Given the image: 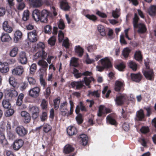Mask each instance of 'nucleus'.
<instances>
[{
  "instance_id": "39",
  "label": "nucleus",
  "mask_w": 156,
  "mask_h": 156,
  "mask_svg": "<svg viewBox=\"0 0 156 156\" xmlns=\"http://www.w3.org/2000/svg\"><path fill=\"white\" fill-rule=\"evenodd\" d=\"M18 51V49L17 47H13L9 52V55L12 57H15Z\"/></svg>"
},
{
  "instance_id": "15",
  "label": "nucleus",
  "mask_w": 156,
  "mask_h": 156,
  "mask_svg": "<svg viewBox=\"0 0 156 156\" xmlns=\"http://www.w3.org/2000/svg\"><path fill=\"white\" fill-rule=\"evenodd\" d=\"M70 85L72 88L76 90H80L84 86L83 82L82 80L72 82Z\"/></svg>"
},
{
  "instance_id": "20",
  "label": "nucleus",
  "mask_w": 156,
  "mask_h": 156,
  "mask_svg": "<svg viewBox=\"0 0 156 156\" xmlns=\"http://www.w3.org/2000/svg\"><path fill=\"white\" fill-rule=\"evenodd\" d=\"M3 30L8 33H11L13 30L12 28L9 25L7 21H5L2 24Z\"/></svg>"
},
{
  "instance_id": "2",
  "label": "nucleus",
  "mask_w": 156,
  "mask_h": 156,
  "mask_svg": "<svg viewBox=\"0 0 156 156\" xmlns=\"http://www.w3.org/2000/svg\"><path fill=\"white\" fill-rule=\"evenodd\" d=\"M27 37L29 41L31 42H35L38 39L36 31L33 30L32 31L27 33Z\"/></svg>"
},
{
  "instance_id": "32",
  "label": "nucleus",
  "mask_w": 156,
  "mask_h": 156,
  "mask_svg": "<svg viewBox=\"0 0 156 156\" xmlns=\"http://www.w3.org/2000/svg\"><path fill=\"white\" fill-rule=\"evenodd\" d=\"M74 150V148L72 146L69 144H67L64 147L63 152L66 154H68L73 152Z\"/></svg>"
},
{
  "instance_id": "57",
  "label": "nucleus",
  "mask_w": 156,
  "mask_h": 156,
  "mask_svg": "<svg viewBox=\"0 0 156 156\" xmlns=\"http://www.w3.org/2000/svg\"><path fill=\"white\" fill-rule=\"evenodd\" d=\"M126 66L123 62L117 64L116 66V68L119 70L122 71L125 68Z\"/></svg>"
},
{
  "instance_id": "55",
  "label": "nucleus",
  "mask_w": 156,
  "mask_h": 156,
  "mask_svg": "<svg viewBox=\"0 0 156 156\" xmlns=\"http://www.w3.org/2000/svg\"><path fill=\"white\" fill-rule=\"evenodd\" d=\"M97 48L95 44L89 45L87 48V49L89 52H91L94 51Z\"/></svg>"
},
{
  "instance_id": "51",
  "label": "nucleus",
  "mask_w": 156,
  "mask_h": 156,
  "mask_svg": "<svg viewBox=\"0 0 156 156\" xmlns=\"http://www.w3.org/2000/svg\"><path fill=\"white\" fill-rule=\"evenodd\" d=\"M29 18V12L28 10H25L23 14L22 19L23 20L26 21L28 20Z\"/></svg>"
},
{
  "instance_id": "53",
  "label": "nucleus",
  "mask_w": 156,
  "mask_h": 156,
  "mask_svg": "<svg viewBox=\"0 0 156 156\" xmlns=\"http://www.w3.org/2000/svg\"><path fill=\"white\" fill-rule=\"evenodd\" d=\"M56 38L55 37L53 36L51 37L48 41V44L51 46L54 45L56 42Z\"/></svg>"
},
{
  "instance_id": "17",
  "label": "nucleus",
  "mask_w": 156,
  "mask_h": 156,
  "mask_svg": "<svg viewBox=\"0 0 156 156\" xmlns=\"http://www.w3.org/2000/svg\"><path fill=\"white\" fill-rule=\"evenodd\" d=\"M5 94L11 98L16 97L18 94L17 92L14 88H11L6 90Z\"/></svg>"
},
{
  "instance_id": "44",
  "label": "nucleus",
  "mask_w": 156,
  "mask_h": 156,
  "mask_svg": "<svg viewBox=\"0 0 156 156\" xmlns=\"http://www.w3.org/2000/svg\"><path fill=\"white\" fill-rule=\"evenodd\" d=\"M84 16L90 20L94 22H96L98 20L97 17L94 14L90 15L89 14L84 15Z\"/></svg>"
},
{
  "instance_id": "42",
  "label": "nucleus",
  "mask_w": 156,
  "mask_h": 156,
  "mask_svg": "<svg viewBox=\"0 0 156 156\" xmlns=\"http://www.w3.org/2000/svg\"><path fill=\"white\" fill-rule=\"evenodd\" d=\"M38 65L41 66L43 68L47 69L48 65L47 62L43 60H40L37 63Z\"/></svg>"
},
{
  "instance_id": "30",
  "label": "nucleus",
  "mask_w": 156,
  "mask_h": 156,
  "mask_svg": "<svg viewBox=\"0 0 156 156\" xmlns=\"http://www.w3.org/2000/svg\"><path fill=\"white\" fill-rule=\"evenodd\" d=\"M60 3V7L62 9L66 11L69 10L70 7L66 1H61Z\"/></svg>"
},
{
  "instance_id": "4",
  "label": "nucleus",
  "mask_w": 156,
  "mask_h": 156,
  "mask_svg": "<svg viewBox=\"0 0 156 156\" xmlns=\"http://www.w3.org/2000/svg\"><path fill=\"white\" fill-rule=\"evenodd\" d=\"M23 140L21 139L15 140L12 144L13 149L15 151L19 150L23 145Z\"/></svg>"
},
{
  "instance_id": "47",
  "label": "nucleus",
  "mask_w": 156,
  "mask_h": 156,
  "mask_svg": "<svg viewBox=\"0 0 156 156\" xmlns=\"http://www.w3.org/2000/svg\"><path fill=\"white\" fill-rule=\"evenodd\" d=\"M131 51V50L128 48H124L123 50L122 54L123 56L125 58H127L129 55Z\"/></svg>"
},
{
  "instance_id": "26",
  "label": "nucleus",
  "mask_w": 156,
  "mask_h": 156,
  "mask_svg": "<svg viewBox=\"0 0 156 156\" xmlns=\"http://www.w3.org/2000/svg\"><path fill=\"white\" fill-rule=\"evenodd\" d=\"M75 53L78 56L81 57L83 55L84 53V49L80 46H76L75 47Z\"/></svg>"
},
{
  "instance_id": "56",
  "label": "nucleus",
  "mask_w": 156,
  "mask_h": 156,
  "mask_svg": "<svg viewBox=\"0 0 156 156\" xmlns=\"http://www.w3.org/2000/svg\"><path fill=\"white\" fill-rule=\"evenodd\" d=\"M27 80L30 85L33 86L37 85V83L34 78L31 77H28Z\"/></svg>"
},
{
  "instance_id": "3",
  "label": "nucleus",
  "mask_w": 156,
  "mask_h": 156,
  "mask_svg": "<svg viewBox=\"0 0 156 156\" xmlns=\"http://www.w3.org/2000/svg\"><path fill=\"white\" fill-rule=\"evenodd\" d=\"M125 84L122 80L116 81L115 84V90L117 92L122 91L124 90Z\"/></svg>"
},
{
  "instance_id": "14",
  "label": "nucleus",
  "mask_w": 156,
  "mask_h": 156,
  "mask_svg": "<svg viewBox=\"0 0 156 156\" xmlns=\"http://www.w3.org/2000/svg\"><path fill=\"white\" fill-rule=\"evenodd\" d=\"M126 99V97L125 95L122 94L116 96L115 100L117 105L121 106L124 104Z\"/></svg>"
},
{
  "instance_id": "1",
  "label": "nucleus",
  "mask_w": 156,
  "mask_h": 156,
  "mask_svg": "<svg viewBox=\"0 0 156 156\" xmlns=\"http://www.w3.org/2000/svg\"><path fill=\"white\" fill-rule=\"evenodd\" d=\"M102 66H97L96 67L99 71H103L105 69H108L112 67V65L110 60L108 57H105L104 58L100 60Z\"/></svg>"
},
{
  "instance_id": "21",
  "label": "nucleus",
  "mask_w": 156,
  "mask_h": 156,
  "mask_svg": "<svg viewBox=\"0 0 156 156\" xmlns=\"http://www.w3.org/2000/svg\"><path fill=\"white\" fill-rule=\"evenodd\" d=\"M135 28H138V32L139 33L143 34L147 31V28L145 25L143 23H139L136 27H134Z\"/></svg>"
},
{
  "instance_id": "6",
  "label": "nucleus",
  "mask_w": 156,
  "mask_h": 156,
  "mask_svg": "<svg viewBox=\"0 0 156 156\" xmlns=\"http://www.w3.org/2000/svg\"><path fill=\"white\" fill-rule=\"evenodd\" d=\"M16 131L19 136L23 137L27 134L28 131L23 126H18L16 129Z\"/></svg>"
},
{
  "instance_id": "61",
  "label": "nucleus",
  "mask_w": 156,
  "mask_h": 156,
  "mask_svg": "<svg viewBox=\"0 0 156 156\" xmlns=\"http://www.w3.org/2000/svg\"><path fill=\"white\" fill-rule=\"evenodd\" d=\"M140 132L143 134H146L149 131V129L147 126H143L140 129Z\"/></svg>"
},
{
  "instance_id": "59",
  "label": "nucleus",
  "mask_w": 156,
  "mask_h": 156,
  "mask_svg": "<svg viewBox=\"0 0 156 156\" xmlns=\"http://www.w3.org/2000/svg\"><path fill=\"white\" fill-rule=\"evenodd\" d=\"M43 129L44 132L47 133L51 131L52 127L49 125H45L44 126Z\"/></svg>"
},
{
  "instance_id": "16",
  "label": "nucleus",
  "mask_w": 156,
  "mask_h": 156,
  "mask_svg": "<svg viewBox=\"0 0 156 156\" xmlns=\"http://www.w3.org/2000/svg\"><path fill=\"white\" fill-rule=\"evenodd\" d=\"M21 115L23 117V119L25 123H29L31 120L30 114L26 111H23L21 112Z\"/></svg>"
},
{
  "instance_id": "22",
  "label": "nucleus",
  "mask_w": 156,
  "mask_h": 156,
  "mask_svg": "<svg viewBox=\"0 0 156 156\" xmlns=\"http://www.w3.org/2000/svg\"><path fill=\"white\" fill-rule=\"evenodd\" d=\"M14 41L15 43H17L18 41L21 39L22 37L23 34L20 30H16L14 33Z\"/></svg>"
},
{
  "instance_id": "29",
  "label": "nucleus",
  "mask_w": 156,
  "mask_h": 156,
  "mask_svg": "<svg viewBox=\"0 0 156 156\" xmlns=\"http://www.w3.org/2000/svg\"><path fill=\"white\" fill-rule=\"evenodd\" d=\"M149 14L151 16H154L156 15V5H151L147 10Z\"/></svg>"
},
{
  "instance_id": "37",
  "label": "nucleus",
  "mask_w": 156,
  "mask_h": 156,
  "mask_svg": "<svg viewBox=\"0 0 156 156\" xmlns=\"http://www.w3.org/2000/svg\"><path fill=\"white\" fill-rule=\"evenodd\" d=\"M140 20V18L137 13H135L134 17L133 19V27H136L138 25V22Z\"/></svg>"
},
{
  "instance_id": "8",
  "label": "nucleus",
  "mask_w": 156,
  "mask_h": 156,
  "mask_svg": "<svg viewBox=\"0 0 156 156\" xmlns=\"http://www.w3.org/2000/svg\"><path fill=\"white\" fill-rule=\"evenodd\" d=\"M40 88L38 87H36L31 88L28 91L29 95L31 97L36 98L39 95Z\"/></svg>"
},
{
  "instance_id": "31",
  "label": "nucleus",
  "mask_w": 156,
  "mask_h": 156,
  "mask_svg": "<svg viewBox=\"0 0 156 156\" xmlns=\"http://www.w3.org/2000/svg\"><path fill=\"white\" fill-rule=\"evenodd\" d=\"M80 138L81 139L80 142L83 145H86L88 143V138L87 135L85 134H81L80 136Z\"/></svg>"
},
{
  "instance_id": "18",
  "label": "nucleus",
  "mask_w": 156,
  "mask_h": 156,
  "mask_svg": "<svg viewBox=\"0 0 156 156\" xmlns=\"http://www.w3.org/2000/svg\"><path fill=\"white\" fill-rule=\"evenodd\" d=\"M132 80L136 82H139L142 79V76L140 73H132L131 74Z\"/></svg>"
},
{
  "instance_id": "7",
  "label": "nucleus",
  "mask_w": 156,
  "mask_h": 156,
  "mask_svg": "<svg viewBox=\"0 0 156 156\" xmlns=\"http://www.w3.org/2000/svg\"><path fill=\"white\" fill-rule=\"evenodd\" d=\"M29 111L31 112L32 118L34 119H36L39 115V109L38 107L34 106L29 108Z\"/></svg>"
},
{
  "instance_id": "36",
  "label": "nucleus",
  "mask_w": 156,
  "mask_h": 156,
  "mask_svg": "<svg viewBox=\"0 0 156 156\" xmlns=\"http://www.w3.org/2000/svg\"><path fill=\"white\" fill-rule=\"evenodd\" d=\"M135 59L138 61H142L143 59L142 55L140 51H139L135 52L134 54Z\"/></svg>"
},
{
  "instance_id": "50",
  "label": "nucleus",
  "mask_w": 156,
  "mask_h": 156,
  "mask_svg": "<svg viewBox=\"0 0 156 156\" xmlns=\"http://www.w3.org/2000/svg\"><path fill=\"white\" fill-rule=\"evenodd\" d=\"M62 46L66 48V49H68L69 48L70 44L69 39L66 38L62 42Z\"/></svg>"
},
{
  "instance_id": "48",
  "label": "nucleus",
  "mask_w": 156,
  "mask_h": 156,
  "mask_svg": "<svg viewBox=\"0 0 156 156\" xmlns=\"http://www.w3.org/2000/svg\"><path fill=\"white\" fill-rule=\"evenodd\" d=\"M48 102L45 99H43L41 104V106L43 110H46L48 108Z\"/></svg>"
},
{
  "instance_id": "25",
  "label": "nucleus",
  "mask_w": 156,
  "mask_h": 156,
  "mask_svg": "<svg viewBox=\"0 0 156 156\" xmlns=\"http://www.w3.org/2000/svg\"><path fill=\"white\" fill-rule=\"evenodd\" d=\"M68 134L70 136L76 134L77 132V129L73 126H69L67 129Z\"/></svg>"
},
{
  "instance_id": "27",
  "label": "nucleus",
  "mask_w": 156,
  "mask_h": 156,
  "mask_svg": "<svg viewBox=\"0 0 156 156\" xmlns=\"http://www.w3.org/2000/svg\"><path fill=\"white\" fill-rule=\"evenodd\" d=\"M9 70V66L3 63L0 62V72L2 73H6Z\"/></svg>"
},
{
  "instance_id": "54",
  "label": "nucleus",
  "mask_w": 156,
  "mask_h": 156,
  "mask_svg": "<svg viewBox=\"0 0 156 156\" xmlns=\"http://www.w3.org/2000/svg\"><path fill=\"white\" fill-rule=\"evenodd\" d=\"M41 120L42 122H44L48 118V114L46 112H43L41 115H40Z\"/></svg>"
},
{
  "instance_id": "28",
  "label": "nucleus",
  "mask_w": 156,
  "mask_h": 156,
  "mask_svg": "<svg viewBox=\"0 0 156 156\" xmlns=\"http://www.w3.org/2000/svg\"><path fill=\"white\" fill-rule=\"evenodd\" d=\"M1 38L3 42H8L12 40V38L7 33H2Z\"/></svg>"
},
{
  "instance_id": "58",
  "label": "nucleus",
  "mask_w": 156,
  "mask_h": 156,
  "mask_svg": "<svg viewBox=\"0 0 156 156\" xmlns=\"http://www.w3.org/2000/svg\"><path fill=\"white\" fill-rule=\"evenodd\" d=\"M44 32L46 34H51L52 32V27L49 25L45 26L44 28Z\"/></svg>"
},
{
  "instance_id": "23",
  "label": "nucleus",
  "mask_w": 156,
  "mask_h": 156,
  "mask_svg": "<svg viewBox=\"0 0 156 156\" xmlns=\"http://www.w3.org/2000/svg\"><path fill=\"white\" fill-rule=\"evenodd\" d=\"M136 119L139 121H142L145 118V115L144 111L142 109H140L136 112Z\"/></svg>"
},
{
  "instance_id": "60",
  "label": "nucleus",
  "mask_w": 156,
  "mask_h": 156,
  "mask_svg": "<svg viewBox=\"0 0 156 156\" xmlns=\"http://www.w3.org/2000/svg\"><path fill=\"white\" fill-rule=\"evenodd\" d=\"M9 83L13 87L15 88L16 87L17 83L15 81V79L12 77H11L9 78Z\"/></svg>"
},
{
  "instance_id": "24",
  "label": "nucleus",
  "mask_w": 156,
  "mask_h": 156,
  "mask_svg": "<svg viewBox=\"0 0 156 156\" xmlns=\"http://www.w3.org/2000/svg\"><path fill=\"white\" fill-rule=\"evenodd\" d=\"M41 12L38 9H35L33 12L32 17L35 21H39Z\"/></svg>"
},
{
  "instance_id": "63",
  "label": "nucleus",
  "mask_w": 156,
  "mask_h": 156,
  "mask_svg": "<svg viewBox=\"0 0 156 156\" xmlns=\"http://www.w3.org/2000/svg\"><path fill=\"white\" fill-rule=\"evenodd\" d=\"M14 113V111L13 109L9 108L6 111L5 115L6 116H10L12 115Z\"/></svg>"
},
{
  "instance_id": "52",
  "label": "nucleus",
  "mask_w": 156,
  "mask_h": 156,
  "mask_svg": "<svg viewBox=\"0 0 156 156\" xmlns=\"http://www.w3.org/2000/svg\"><path fill=\"white\" fill-rule=\"evenodd\" d=\"M98 30L102 36H104L105 34V29L103 26L101 25H99L98 26Z\"/></svg>"
},
{
  "instance_id": "33",
  "label": "nucleus",
  "mask_w": 156,
  "mask_h": 156,
  "mask_svg": "<svg viewBox=\"0 0 156 156\" xmlns=\"http://www.w3.org/2000/svg\"><path fill=\"white\" fill-rule=\"evenodd\" d=\"M47 55V53L43 50L38 51L35 55L38 58L41 57L44 59H46Z\"/></svg>"
},
{
  "instance_id": "41",
  "label": "nucleus",
  "mask_w": 156,
  "mask_h": 156,
  "mask_svg": "<svg viewBox=\"0 0 156 156\" xmlns=\"http://www.w3.org/2000/svg\"><path fill=\"white\" fill-rule=\"evenodd\" d=\"M72 73L73 74L74 76L76 78H79L81 77L82 76V73L79 72V70L75 68L73 69Z\"/></svg>"
},
{
  "instance_id": "46",
  "label": "nucleus",
  "mask_w": 156,
  "mask_h": 156,
  "mask_svg": "<svg viewBox=\"0 0 156 156\" xmlns=\"http://www.w3.org/2000/svg\"><path fill=\"white\" fill-rule=\"evenodd\" d=\"M78 115L76 117V120L78 125L81 124L83 122V119L82 115L80 113L77 114Z\"/></svg>"
},
{
  "instance_id": "19",
  "label": "nucleus",
  "mask_w": 156,
  "mask_h": 156,
  "mask_svg": "<svg viewBox=\"0 0 156 156\" xmlns=\"http://www.w3.org/2000/svg\"><path fill=\"white\" fill-rule=\"evenodd\" d=\"M80 110L82 111H87V109L85 105H84L82 101H80L78 105L76 106L75 112L76 114H78Z\"/></svg>"
},
{
  "instance_id": "64",
  "label": "nucleus",
  "mask_w": 156,
  "mask_h": 156,
  "mask_svg": "<svg viewBox=\"0 0 156 156\" xmlns=\"http://www.w3.org/2000/svg\"><path fill=\"white\" fill-rule=\"evenodd\" d=\"M28 83L26 81L22 82L21 84L20 90H23L28 87Z\"/></svg>"
},
{
  "instance_id": "11",
  "label": "nucleus",
  "mask_w": 156,
  "mask_h": 156,
  "mask_svg": "<svg viewBox=\"0 0 156 156\" xmlns=\"http://www.w3.org/2000/svg\"><path fill=\"white\" fill-rule=\"evenodd\" d=\"M107 123L114 125L116 126L118 125V123L115 119V117L114 114H111L108 115L106 118Z\"/></svg>"
},
{
  "instance_id": "40",
  "label": "nucleus",
  "mask_w": 156,
  "mask_h": 156,
  "mask_svg": "<svg viewBox=\"0 0 156 156\" xmlns=\"http://www.w3.org/2000/svg\"><path fill=\"white\" fill-rule=\"evenodd\" d=\"M54 103L53 106L54 109L56 110L59 108L60 102V98L58 97L53 101Z\"/></svg>"
},
{
  "instance_id": "10",
  "label": "nucleus",
  "mask_w": 156,
  "mask_h": 156,
  "mask_svg": "<svg viewBox=\"0 0 156 156\" xmlns=\"http://www.w3.org/2000/svg\"><path fill=\"white\" fill-rule=\"evenodd\" d=\"M50 13L48 10L43 9L40 14L39 20L41 22L46 23L48 22L47 17L49 16Z\"/></svg>"
},
{
  "instance_id": "49",
  "label": "nucleus",
  "mask_w": 156,
  "mask_h": 156,
  "mask_svg": "<svg viewBox=\"0 0 156 156\" xmlns=\"http://www.w3.org/2000/svg\"><path fill=\"white\" fill-rule=\"evenodd\" d=\"M129 66L133 71H136L137 69V65L133 61L129 63Z\"/></svg>"
},
{
  "instance_id": "9",
  "label": "nucleus",
  "mask_w": 156,
  "mask_h": 156,
  "mask_svg": "<svg viewBox=\"0 0 156 156\" xmlns=\"http://www.w3.org/2000/svg\"><path fill=\"white\" fill-rule=\"evenodd\" d=\"M24 71V69L21 66H18L12 70V73L14 76H21Z\"/></svg>"
},
{
  "instance_id": "5",
  "label": "nucleus",
  "mask_w": 156,
  "mask_h": 156,
  "mask_svg": "<svg viewBox=\"0 0 156 156\" xmlns=\"http://www.w3.org/2000/svg\"><path fill=\"white\" fill-rule=\"evenodd\" d=\"M5 129L2 127H0V142L3 146H7L8 143L5 138Z\"/></svg>"
},
{
  "instance_id": "62",
  "label": "nucleus",
  "mask_w": 156,
  "mask_h": 156,
  "mask_svg": "<svg viewBox=\"0 0 156 156\" xmlns=\"http://www.w3.org/2000/svg\"><path fill=\"white\" fill-rule=\"evenodd\" d=\"M37 69V65L35 64H32L30 67V72L31 74H34Z\"/></svg>"
},
{
  "instance_id": "43",
  "label": "nucleus",
  "mask_w": 156,
  "mask_h": 156,
  "mask_svg": "<svg viewBox=\"0 0 156 156\" xmlns=\"http://www.w3.org/2000/svg\"><path fill=\"white\" fill-rule=\"evenodd\" d=\"M120 9L116 8L114 10H113L112 12V16L115 18H118L120 16L119 12Z\"/></svg>"
},
{
  "instance_id": "13",
  "label": "nucleus",
  "mask_w": 156,
  "mask_h": 156,
  "mask_svg": "<svg viewBox=\"0 0 156 156\" xmlns=\"http://www.w3.org/2000/svg\"><path fill=\"white\" fill-rule=\"evenodd\" d=\"M145 78L148 80H153L154 79V74L153 69H149L143 71Z\"/></svg>"
},
{
  "instance_id": "35",
  "label": "nucleus",
  "mask_w": 156,
  "mask_h": 156,
  "mask_svg": "<svg viewBox=\"0 0 156 156\" xmlns=\"http://www.w3.org/2000/svg\"><path fill=\"white\" fill-rule=\"evenodd\" d=\"M2 103L3 106L5 109H9L11 106L9 99H4L3 100Z\"/></svg>"
},
{
  "instance_id": "45",
  "label": "nucleus",
  "mask_w": 156,
  "mask_h": 156,
  "mask_svg": "<svg viewBox=\"0 0 156 156\" xmlns=\"http://www.w3.org/2000/svg\"><path fill=\"white\" fill-rule=\"evenodd\" d=\"M45 45L43 43L40 42L38 43L35 47V49L36 51L43 50L44 49Z\"/></svg>"
},
{
  "instance_id": "12",
  "label": "nucleus",
  "mask_w": 156,
  "mask_h": 156,
  "mask_svg": "<svg viewBox=\"0 0 156 156\" xmlns=\"http://www.w3.org/2000/svg\"><path fill=\"white\" fill-rule=\"evenodd\" d=\"M19 62L22 65H25L27 62V58L26 53L24 51H21L19 55L18 58Z\"/></svg>"
},
{
  "instance_id": "34",
  "label": "nucleus",
  "mask_w": 156,
  "mask_h": 156,
  "mask_svg": "<svg viewBox=\"0 0 156 156\" xmlns=\"http://www.w3.org/2000/svg\"><path fill=\"white\" fill-rule=\"evenodd\" d=\"M83 83H84L86 86H89L92 81H94L95 80L92 76L90 77H85L83 78V80H82Z\"/></svg>"
},
{
  "instance_id": "38",
  "label": "nucleus",
  "mask_w": 156,
  "mask_h": 156,
  "mask_svg": "<svg viewBox=\"0 0 156 156\" xmlns=\"http://www.w3.org/2000/svg\"><path fill=\"white\" fill-rule=\"evenodd\" d=\"M31 4L34 7H39L42 5L41 0H34L32 2Z\"/></svg>"
}]
</instances>
